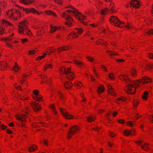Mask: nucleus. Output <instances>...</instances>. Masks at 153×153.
I'll return each instance as SVG.
<instances>
[{
  "label": "nucleus",
  "instance_id": "55",
  "mask_svg": "<svg viewBox=\"0 0 153 153\" xmlns=\"http://www.w3.org/2000/svg\"><path fill=\"white\" fill-rule=\"evenodd\" d=\"M40 76L42 79L43 80V82H45L46 81L47 79L46 78L47 77V76L45 75H40Z\"/></svg>",
  "mask_w": 153,
  "mask_h": 153
},
{
  "label": "nucleus",
  "instance_id": "12",
  "mask_svg": "<svg viewBox=\"0 0 153 153\" xmlns=\"http://www.w3.org/2000/svg\"><path fill=\"white\" fill-rule=\"evenodd\" d=\"M32 96L33 99L36 101L40 102L43 100L42 96L39 94V91L38 90H33Z\"/></svg>",
  "mask_w": 153,
  "mask_h": 153
},
{
  "label": "nucleus",
  "instance_id": "63",
  "mask_svg": "<svg viewBox=\"0 0 153 153\" xmlns=\"http://www.w3.org/2000/svg\"><path fill=\"white\" fill-rule=\"evenodd\" d=\"M4 31V28L2 26H0V34H2Z\"/></svg>",
  "mask_w": 153,
  "mask_h": 153
},
{
  "label": "nucleus",
  "instance_id": "51",
  "mask_svg": "<svg viewBox=\"0 0 153 153\" xmlns=\"http://www.w3.org/2000/svg\"><path fill=\"white\" fill-rule=\"evenodd\" d=\"M133 104L134 108H136L139 104V102L138 100H134Z\"/></svg>",
  "mask_w": 153,
  "mask_h": 153
},
{
  "label": "nucleus",
  "instance_id": "41",
  "mask_svg": "<svg viewBox=\"0 0 153 153\" xmlns=\"http://www.w3.org/2000/svg\"><path fill=\"white\" fill-rule=\"evenodd\" d=\"M51 32H53L59 29L60 28L58 27H56L53 26V25H51Z\"/></svg>",
  "mask_w": 153,
  "mask_h": 153
},
{
  "label": "nucleus",
  "instance_id": "3",
  "mask_svg": "<svg viewBox=\"0 0 153 153\" xmlns=\"http://www.w3.org/2000/svg\"><path fill=\"white\" fill-rule=\"evenodd\" d=\"M110 21L112 25H114L116 26L120 27H125L128 29H131L133 28L131 23L127 22L126 24L121 22L118 19L117 17L114 16H112L110 18Z\"/></svg>",
  "mask_w": 153,
  "mask_h": 153
},
{
  "label": "nucleus",
  "instance_id": "53",
  "mask_svg": "<svg viewBox=\"0 0 153 153\" xmlns=\"http://www.w3.org/2000/svg\"><path fill=\"white\" fill-rule=\"evenodd\" d=\"M21 43L22 44H25L28 41V39L26 38L22 39H21Z\"/></svg>",
  "mask_w": 153,
  "mask_h": 153
},
{
  "label": "nucleus",
  "instance_id": "38",
  "mask_svg": "<svg viewBox=\"0 0 153 153\" xmlns=\"http://www.w3.org/2000/svg\"><path fill=\"white\" fill-rule=\"evenodd\" d=\"M105 90L104 86L102 85H100L98 88L97 92L99 93L103 92Z\"/></svg>",
  "mask_w": 153,
  "mask_h": 153
},
{
  "label": "nucleus",
  "instance_id": "7",
  "mask_svg": "<svg viewBox=\"0 0 153 153\" xmlns=\"http://www.w3.org/2000/svg\"><path fill=\"white\" fill-rule=\"evenodd\" d=\"M16 119L20 122V126L22 128H27L26 125V116L25 114L20 113H18L15 116Z\"/></svg>",
  "mask_w": 153,
  "mask_h": 153
},
{
  "label": "nucleus",
  "instance_id": "2",
  "mask_svg": "<svg viewBox=\"0 0 153 153\" xmlns=\"http://www.w3.org/2000/svg\"><path fill=\"white\" fill-rule=\"evenodd\" d=\"M65 8H69L67 12H64L62 14V16L66 20L65 24L68 27H70L73 25L74 22L73 18L71 15L74 16L76 19L79 20L84 25H86L87 23L84 21L86 19V17L81 14L72 5H69L65 7Z\"/></svg>",
  "mask_w": 153,
  "mask_h": 153
},
{
  "label": "nucleus",
  "instance_id": "31",
  "mask_svg": "<svg viewBox=\"0 0 153 153\" xmlns=\"http://www.w3.org/2000/svg\"><path fill=\"white\" fill-rule=\"evenodd\" d=\"M41 126H43L45 127H47V125L42 122H40L39 123H37L33 124L32 126L34 128H37L38 127H40Z\"/></svg>",
  "mask_w": 153,
  "mask_h": 153
},
{
  "label": "nucleus",
  "instance_id": "37",
  "mask_svg": "<svg viewBox=\"0 0 153 153\" xmlns=\"http://www.w3.org/2000/svg\"><path fill=\"white\" fill-rule=\"evenodd\" d=\"M96 119V116L95 115H91L88 117L87 119L88 122H91L94 121Z\"/></svg>",
  "mask_w": 153,
  "mask_h": 153
},
{
  "label": "nucleus",
  "instance_id": "27",
  "mask_svg": "<svg viewBox=\"0 0 153 153\" xmlns=\"http://www.w3.org/2000/svg\"><path fill=\"white\" fill-rule=\"evenodd\" d=\"M34 1V0H20L21 3L26 5L33 3Z\"/></svg>",
  "mask_w": 153,
  "mask_h": 153
},
{
  "label": "nucleus",
  "instance_id": "36",
  "mask_svg": "<svg viewBox=\"0 0 153 153\" xmlns=\"http://www.w3.org/2000/svg\"><path fill=\"white\" fill-rule=\"evenodd\" d=\"M114 4L113 2H111L109 8L111 13H114L116 11V10L114 9Z\"/></svg>",
  "mask_w": 153,
  "mask_h": 153
},
{
  "label": "nucleus",
  "instance_id": "58",
  "mask_svg": "<svg viewBox=\"0 0 153 153\" xmlns=\"http://www.w3.org/2000/svg\"><path fill=\"white\" fill-rule=\"evenodd\" d=\"M35 51L34 50H30L28 51V54L29 55H33L35 53Z\"/></svg>",
  "mask_w": 153,
  "mask_h": 153
},
{
  "label": "nucleus",
  "instance_id": "40",
  "mask_svg": "<svg viewBox=\"0 0 153 153\" xmlns=\"http://www.w3.org/2000/svg\"><path fill=\"white\" fill-rule=\"evenodd\" d=\"M44 28L43 27H41L38 28L37 30V35H41L44 32Z\"/></svg>",
  "mask_w": 153,
  "mask_h": 153
},
{
  "label": "nucleus",
  "instance_id": "28",
  "mask_svg": "<svg viewBox=\"0 0 153 153\" xmlns=\"http://www.w3.org/2000/svg\"><path fill=\"white\" fill-rule=\"evenodd\" d=\"M45 13L48 15L53 16L55 17L58 16L54 12L51 10H47L45 11Z\"/></svg>",
  "mask_w": 153,
  "mask_h": 153
},
{
  "label": "nucleus",
  "instance_id": "4",
  "mask_svg": "<svg viewBox=\"0 0 153 153\" xmlns=\"http://www.w3.org/2000/svg\"><path fill=\"white\" fill-rule=\"evenodd\" d=\"M27 22L26 20L19 22L18 25V31L21 34H25L24 32H25L27 35L32 36L33 33L30 29L27 28Z\"/></svg>",
  "mask_w": 153,
  "mask_h": 153
},
{
  "label": "nucleus",
  "instance_id": "33",
  "mask_svg": "<svg viewBox=\"0 0 153 153\" xmlns=\"http://www.w3.org/2000/svg\"><path fill=\"white\" fill-rule=\"evenodd\" d=\"M97 44L98 45L101 44L106 46L107 44L106 41L102 39H98L96 42Z\"/></svg>",
  "mask_w": 153,
  "mask_h": 153
},
{
  "label": "nucleus",
  "instance_id": "30",
  "mask_svg": "<svg viewBox=\"0 0 153 153\" xmlns=\"http://www.w3.org/2000/svg\"><path fill=\"white\" fill-rule=\"evenodd\" d=\"M53 67V65L51 64L46 63L44 65V68H43V70L44 71H45L48 69H51Z\"/></svg>",
  "mask_w": 153,
  "mask_h": 153
},
{
  "label": "nucleus",
  "instance_id": "11",
  "mask_svg": "<svg viewBox=\"0 0 153 153\" xmlns=\"http://www.w3.org/2000/svg\"><path fill=\"white\" fill-rule=\"evenodd\" d=\"M59 110L62 116L66 119L71 120L74 118H76V117H75L72 114L69 113L65 109L60 108Z\"/></svg>",
  "mask_w": 153,
  "mask_h": 153
},
{
  "label": "nucleus",
  "instance_id": "25",
  "mask_svg": "<svg viewBox=\"0 0 153 153\" xmlns=\"http://www.w3.org/2000/svg\"><path fill=\"white\" fill-rule=\"evenodd\" d=\"M64 85L65 88L67 89H71L72 87V84L69 81H66L65 82Z\"/></svg>",
  "mask_w": 153,
  "mask_h": 153
},
{
  "label": "nucleus",
  "instance_id": "9",
  "mask_svg": "<svg viewBox=\"0 0 153 153\" xmlns=\"http://www.w3.org/2000/svg\"><path fill=\"white\" fill-rule=\"evenodd\" d=\"M80 130L79 126L77 125H74L71 127L68 132L67 137L70 139L73 136L79 132Z\"/></svg>",
  "mask_w": 153,
  "mask_h": 153
},
{
  "label": "nucleus",
  "instance_id": "46",
  "mask_svg": "<svg viewBox=\"0 0 153 153\" xmlns=\"http://www.w3.org/2000/svg\"><path fill=\"white\" fill-rule=\"evenodd\" d=\"M13 86L14 88L19 90H21V87L18 85L17 82H15L13 84Z\"/></svg>",
  "mask_w": 153,
  "mask_h": 153
},
{
  "label": "nucleus",
  "instance_id": "13",
  "mask_svg": "<svg viewBox=\"0 0 153 153\" xmlns=\"http://www.w3.org/2000/svg\"><path fill=\"white\" fill-rule=\"evenodd\" d=\"M13 35L14 33H12L10 35L9 37L2 38L1 40L6 42V45L9 48H12L13 47L12 43L10 42L13 40V39L11 37L13 36Z\"/></svg>",
  "mask_w": 153,
  "mask_h": 153
},
{
  "label": "nucleus",
  "instance_id": "57",
  "mask_svg": "<svg viewBox=\"0 0 153 153\" xmlns=\"http://www.w3.org/2000/svg\"><path fill=\"white\" fill-rule=\"evenodd\" d=\"M147 34L150 35L153 34V29H151L146 32Z\"/></svg>",
  "mask_w": 153,
  "mask_h": 153
},
{
  "label": "nucleus",
  "instance_id": "1",
  "mask_svg": "<svg viewBox=\"0 0 153 153\" xmlns=\"http://www.w3.org/2000/svg\"><path fill=\"white\" fill-rule=\"evenodd\" d=\"M118 77L120 79L124 81L127 83V85L124 88V90L128 94H131L135 93L136 89L139 87L140 83L144 84L152 81L150 78L146 76L138 80L132 81L126 74H120L118 76Z\"/></svg>",
  "mask_w": 153,
  "mask_h": 153
},
{
  "label": "nucleus",
  "instance_id": "34",
  "mask_svg": "<svg viewBox=\"0 0 153 153\" xmlns=\"http://www.w3.org/2000/svg\"><path fill=\"white\" fill-rule=\"evenodd\" d=\"M15 97H16L17 99H18L23 100H27L29 99L28 97L25 96L23 97L21 95H17L15 96Z\"/></svg>",
  "mask_w": 153,
  "mask_h": 153
},
{
  "label": "nucleus",
  "instance_id": "48",
  "mask_svg": "<svg viewBox=\"0 0 153 153\" xmlns=\"http://www.w3.org/2000/svg\"><path fill=\"white\" fill-rule=\"evenodd\" d=\"M50 107L53 111V112L54 114L56 115L57 114V111H56L55 108L54 107V105L53 104H51L50 106Z\"/></svg>",
  "mask_w": 153,
  "mask_h": 153
},
{
  "label": "nucleus",
  "instance_id": "54",
  "mask_svg": "<svg viewBox=\"0 0 153 153\" xmlns=\"http://www.w3.org/2000/svg\"><path fill=\"white\" fill-rule=\"evenodd\" d=\"M127 126H129L130 127H132L134 125L132 122L131 121H128L126 123Z\"/></svg>",
  "mask_w": 153,
  "mask_h": 153
},
{
  "label": "nucleus",
  "instance_id": "20",
  "mask_svg": "<svg viewBox=\"0 0 153 153\" xmlns=\"http://www.w3.org/2000/svg\"><path fill=\"white\" fill-rule=\"evenodd\" d=\"M130 4L131 6L135 8H138L140 4V2L137 0H132Z\"/></svg>",
  "mask_w": 153,
  "mask_h": 153
},
{
  "label": "nucleus",
  "instance_id": "32",
  "mask_svg": "<svg viewBox=\"0 0 153 153\" xmlns=\"http://www.w3.org/2000/svg\"><path fill=\"white\" fill-rule=\"evenodd\" d=\"M110 13L109 9L107 8L103 9L101 10V13L102 15H106Z\"/></svg>",
  "mask_w": 153,
  "mask_h": 153
},
{
  "label": "nucleus",
  "instance_id": "45",
  "mask_svg": "<svg viewBox=\"0 0 153 153\" xmlns=\"http://www.w3.org/2000/svg\"><path fill=\"white\" fill-rule=\"evenodd\" d=\"M107 54L110 56H112L113 55H119V54L116 53L114 52L111 51H107Z\"/></svg>",
  "mask_w": 153,
  "mask_h": 153
},
{
  "label": "nucleus",
  "instance_id": "50",
  "mask_svg": "<svg viewBox=\"0 0 153 153\" xmlns=\"http://www.w3.org/2000/svg\"><path fill=\"white\" fill-rule=\"evenodd\" d=\"M6 7V4L4 1H0V7L5 8Z\"/></svg>",
  "mask_w": 153,
  "mask_h": 153
},
{
  "label": "nucleus",
  "instance_id": "5",
  "mask_svg": "<svg viewBox=\"0 0 153 153\" xmlns=\"http://www.w3.org/2000/svg\"><path fill=\"white\" fill-rule=\"evenodd\" d=\"M6 16L13 21L19 20L21 16L20 11L14 9H11L6 12Z\"/></svg>",
  "mask_w": 153,
  "mask_h": 153
},
{
  "label": "nucleus",
  "instance_id": "39",
  "mask_svg": "<svg viewBox=\"0 0 153 153\" xmlns=\"http://www.w3.org/2000/svg\"><path fill=\"white\" fill-rule=\"evenodd\" d=\"M74 85L75 87L78 88H81L83 86L82 83L79 81H76L75 82Z\"/></svg>",
  "mask_w": 153,
  "mask_h": 153
},
{
  "label": "nucleus",
  "instance_id": "43",
  "mask_svg": "<svg viewBox=\"0 0 153 153\" xmlns=\"http://www.w3.org/2000/svg\"><path fill=\"white\" fill-rule=\"evenodd\" d=\"M130 73L131 75L133 77H135L137 75L136 70V69L134 68H131Z\"/></svg>",
  "mask_w": 153,
  "mask_h": 153
},
{
  "label": "nucleus",
  "instance_id": "21",
  "mask_svg": "<svg viewBox=\"0 0 153 153\" xmlns=\"http://www.w3.org/2000/svg\"><path fill=\"white\" fill-rule=\"evenodd\" d=\"M74 63L77 65L80 68H84L85 66V64L83 62L78 60H74Z\"/></svg>",
  "mask_w": 153,
  "mask_h": 153
},
{
  "label": "nucleus",
  "instance_id": "59",
  "mask_svg": "<svg viewBox=\"0 0 153 153\" xmlns=\"http://www.w3.org/2000/svg\"><path fill=\"white\" fill-rule=\"evenodd\" d=\"M109 135L111 137H114L116 135V134L114 132L110 131L109 133Z\"/></svg>",
  "mask_w": 153,
  "mask_h": 153
},
{
  "label": "nucleus",
  "instance_id": "14",
  "mask_svg": "<svg viewBox=\"0 0 153 153\" xmlns=\"http://www.w3.org/2000/svg\"><path fill=\"white\" fill-rule=\"evenodd\" d=\"M18 6V5H17ZM20 8H21L26 13H28L30 12L33 13H36L38 15H40V13L37 12L36 10L33 8H24L23 7H20Z\"/></svg>",
  "mask_w": 153,
  "mask_h": 153
},
{
  "label": "nucleus",
  "instance_id": "60",
  "mask_svg": "<svg viewBox=\"0 0 153 153\" xmlns=\"http://www.w3.org/2000/svg\"><path fill=\"white\" fill-rule=\"evenodd\" d=\"M152 65H147L145 69L147 70H150L152 69Z\"/></svg>",
  "mask_w": 153,
  "mask_h": 153
},
{
  "label": "nucleus",
  "instance_id": "22",
  "mask_svg": "<svg viewBox=\"0 0 153 153\" xmlns=\"http://www.w3.org/2000/svg\"><path fill=\"white\" fill-rule=\"evenodd\" d=\"M56 51V49L53 47H48L46 49L45 53H46V55H49L51 53H54Z\"/></svg>",
  "mask_w": 153,
  "mask_h": 153
},
{
  "label": "nucleus",
  "instance_id": "24",
  "mask_svg": "<svg viewBox=\"0 0 153 153\" xmlns=\"http://www.w3.org/2000/svg\"><path fill=\"white\" fill-rule=\"evenodd\" d=\"M21 67L19 65L18 63L15 62L14 66L13 67V69L15 72L19 71L21 69Z\"/></svg>",
  "mask_w": 153,
  "mask_h": 153
},
{
  "label": "nucleus",
  "instance_id": "42",
  "mask_svg": "<svg viewBox=\"0 0 153 153\" xmlns=\"http://www.w3.org/2000/svg\"><path fill=\"white\" fill-rule=\"evenodd\" d=\"M126 100V98L123 96H122L120 97H118L116 98V102L117 103H118V101H125Z\"/></svg>",
  "mask_w": 153,
  "mask_h": 153
},
{
  "label": "nucleus",
  "instance_id": "10",
  "mask_svg": "<svg viewBox=\"0 0 153 153\" xmlns=\"http://www.w3.org/2000/svg\"><path fill=\"white\" fill-rule=\"evenodd\" d=\"M134 142L138 146H140L141 148L145 151H148L150 149L149 144L141 140H136Z\"/></svg>",
  "mask_w": 153,
  "mask_h": 153
},
{
  "label": "nucleus",
  "instance_id": "23",
  "mask_svg": "<svg viewBox=\"0 0 153 153\" xmlns=\"http://www.w3.org/2000/svg\"><path fill=\"white\" fill-rule=\"evenodd\" d=\"M7 66V63L5 62H0V70L3 71L5 70Z\"/></svg>",
  "mask_w": 153,
  "mask_h": 153
},
{
  "label": "nucleus",
  "instance_id": "16",
  "mask_svg": "<svg viewBox=\"0 0 153 153\" xmlns=\"http://www.w3.org/2000/svg\"><path fill=\"white\" fill-rule=\"evenodd\" d=\"M2 25L1 26L3 27L2 25L6 26H9L11 30H13L14 29V27L13 25L9 22L3 19L1 22ZM3 28V27H2Z\"/></svg>",
  "mask_w": 153,
  "mask_h": 153
},
{
  "label": "nucleus",
  "instance_id": "49",
  "mask_svg": "<svg viewBox=\"0 0 153 153\" xmlns=\"http://www.w3.org/2000/svg\"><path fill=\"white\" fill-rule=\"evenodd\" d=\"M46 55V53H43V55L42 56H40L37 57L36 58V60L37 61H39L45 57Z\"/></svg>",
  "mask_w": 153,
  "mask_h": 153
},
{
  "label": "nucleus",
  "instance_id": "62",
  "mask_svg": "<svg viewBox=\"0 0 153 153\" xmlns=\"http://www.w3.org/2000/svg\"><path fill=\"white\" fill-rule=\"evenodd\" d=\"M101 68L103 71H104L106 72H107L108 71L107 70V69L106 67L105 66L103 65H101Z\"/></svg>",
  "mask_w": 153,
  "mask_h": 153
},
{
  "label": "nucleus",
  "instance_id": "64",
  "mask_svg": "<svg viewBox=\"0 0 153 153\" xmlns=\"http://www.w3.org/2000/svg\"><path fill=\"white\" fill-rule=\"evenodd\" d=\"M116 61L119 63H123L124 62V60L123 59H116Z\"/></svg>",
  "mask_w": 153,
  "mask_h": 153
},
{
  "label": "nucleus",
  "instance_id": "61",
  "mask_svg": "<svg viewBox=\"0 0 153 153\" xmlns=\"http://www.w3.org/2000/svg\"><path fill=\"white\" fill-rule=\"evenodd\" d=\"M118 122L121 124H124L125 123V121L123 119H119L118 120Z\"/></svg>",
  "mask_w": 153,
  "mask_h": 153
},
{
  "label": "nucleus",
  "instance_id": "8",
  "mask_svg": "<svg viewBox=\"0 0 153 153\" xmlns=\"http://www.w3.org/2000/svg\"><path fill=\"white\" fill-rule=\"evenodd\" d=\"M84 31L81 28H76L74 32L70 33L68 36V39H72L78 37L79 35L82 34Z\"/></svg>",
  "mask_w": 153,
  "mask_h": 153
},
{
  "label": "nucleus",
  "instance_id": "56",
  "mask_svg": "<svg viewBox=\"0 0 153 153\" xmlns=\"http://www.w3.org/2000/svg\"><path fill=\"white\" fill-rule=\"evenodd\" d=\"M85 75L87 76H89H89L91 79L92 81L93 82H94L95 81V79L94 78V76L93 75H92L91 74H88V73H85Z\"/></svg>",
  "mask_w": 153,
  "mask_h": 153
},
{
  "label": "nucleus",
  "instance_id": "6",
  "mask_svg": "<svg viewBox=\"0 0 153 153\" xmlns=\"http://www.w3.org/2000/svg\"><path fill=\"white\" fill-rule=\"evenodd\" d=\"M58 71L60 74H64L70 80H73L75 77L74 73L71 71L70 68H67L64 66L62 67L59 68Z\"/></svg>",
  "mask_w": 153,
  "mask_h": 153
},
{
  "label": "nucleus",
  "instance_id": "19",
  "mask_svg": "<svg viewBox=\"0 0 153 153\" xmlns=\"http://www.w3.org/2000/svg\"><path fill=\"white\" fill-rule=\"evenodd\" d=\"M71 48V47L68 45H66L62 46L59 47L57 49V52L58 53H59L61 52L67 51L70 50Z\"/></svg>",
  "mask_w": 153,
  "mask_h": 153
},
{
  "label": "nucleus",
  "instance_id": "26",
  "mask_svg": "<svg viewBox=\"0 0 153 153\" xmlns=\"http://www.w3.org/2000/svg\"><path fill=\"white\" fill-rule=\"evenodd\" d=\"M86 58L90 62H93L95 64H96L97 63L96 62V60L92 57L87 56H86Z\"/></svg>",
  "mask_w": 153,
  "mask_h": 153
},
{
  "label": "nucleus",
  "instance_id": "29",
  "mask_svg": "<svg viewBox=\"0 0 153 153\" xmlns=\"http://www.w3.org/2000/svg\"><path fill=\"white\" fill-rule=\"evenodd\" d=\"M37 146L35 145H32L30 146L28 149L29 152H32L35 151L37 149Z\"/></svg>",
  "mask_w": 153,
  "mask_h": 153
},
{
  "label": "nucleus",
  "instance_id": "17",
  "mask_svg": "<svg viewBox=\"0 0 153 153\" xmlns=\"http://www.w3.org/2000/svg\"><path fill=\"white\" fill-rule=\"evenodd\" d=\"M136 131L134 130H126L123 133V135L126 136H128L129 135L134 136L135 135Z\"/></svg>",
  "mask_w": 153,
  "mask_h": 153
},
{
  "label": "nucleus",
  "instance_id": "15",
  "mask_svg": "<svg viewBox=\"0 0 153 153\" xmlns=\"http://www.w3.org/2000/svg\"><path fill=\"white\" fill-rule=\"evenodd\" d=\"M107 90L108 94L113 96H117L116 94L115 91L112 88V86L109 84H108L107 85Z\"/></svg>",
  "mask_w": 153,
  "mask_h": 153
},
{
  "label": "nucleus",
  "instance_id": "18",
  "mask_svg": "<svg viewBox=\"0 0 153 153\" xmlns=\"http://www.w3.org/2000/svg\"><path fill=\"white\" fill-rule=\"evenodd\" d=\"M31 105L36 111H38L40 110L41 109V106L38 103L35 102H33L30 104Z\"/></svg>",
  "mask_w": 153,
  "mask_h": 153
},
{
  "label": "nucleus",
  "instance_id": "44",
  "mask_svg": "<svg viewBox=\"0 0 153 153\" xmlns=\"http://www.w3.org/2000/svg\"><path fill=\"white\" fill-rule=\"evenodd\" d=\"M144 22L148 25H153V21L149 20V19H146L144 20Z\"/></svg>",
  "mask_w": 153,
  "mask_h": 153
},
{
  "label": "nucleus",
  "instance_id": "35",
  "mask_svg": "<svg viewBox=\"0 0 153 153\" xmlns=\"http://www.w3.org/2000/svg\"><path fill=\"white\" fill-rule=\"evenodd\" d=\"M149 93L148 91H145L144 92L142 96V98L143 100L146 101L148 100Z\"/></svg>",
  "mask_w": 153,
  "mask_h": 153
},
{
  "label": "nucleus",
  "instance_id": "47",
  "mask_svg": "<svg viewBox=\"0 0 153 153\" xmlns=\"http://www.w3.org/2000/svg\"><path fill=\"white\" fill-rule=\"evenodd\" d=\"M108 77L111 80H113L115 77L114 74L112 72H111L108 74Z\"/></svg>",
  "mask_w": 153,
  "mask_h": 153
},
{
  "label": "nucleus",
  "instance_id": "52",
  "mask_svg": "<svg viewBox=\"0 0 153 153\" xmlns=\"http://www.w3.org/2000/svg\"><path fill=\"white\" fill-rule=\"evenodd\" d=\"M55 2L59 5H62L63 4L64 0H53Z\"/></svg>",
  "mask_w": 153,
  "mask_h": 153
}]
</instances>
